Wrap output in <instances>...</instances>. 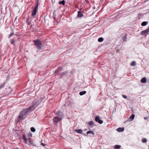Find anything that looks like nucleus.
I'll list each match as a JSON object with an SVG mask.
<instances>
[{
	"mask_svg": "<svg viewBox=\"0 0 149 149\" xmlns=\"http://www.w3.org/2000/svg\"><path fill=\"white\" fill-rule=\"evenodd\" d=\"M28 113V109H25L20 113L18 116L19 120H23L26 118V115Z\"/></svg>",
	"mask_w": 149,
	"mask_h": 149,
	"instance_id": "1",
	"label": "nucleus"
},
{
	"mask_svg": "<svg viewBox=\"0 0 149 149\" xmlns=\"http://www.w3.org/2000/svg\"><path fill=\"white\" fill-rule=\"evenodd\" d=\"M56 115L59 116L55 117L53 119V121L55 122L58 123L61 121L63 117V113L60 111H58L56 113Z\"/></svg>",
	"mask_w": 149,
	"mask_h": 149,
	"instance_id": "2",
	"label": "nucleus"
},
{
	"mask_svg": "<svg viewBox=\"0 0 149 149\" xmlns=\"http://www.w3.org/2000/svg\"><path fill=\"white\" fill-rule=\"evenodd\" d=\"M33 41L36 47L39 49H41L42 45L40 41L39 40L37 39Z\"/></svg>",
	"mask_w": 149,
	"mask_h": 149,
	"instance_id": "3",
	"label": "nucleus"
},
{
	"mask_svg": "<svg viewBox=\"0 0 149 149\" xmlns=\"http://www.w3.org/2000/svg\"><path fill=\"white\" fill-rule=\"evenodd\" d=\"M39 104V103L38 102H36L35 104H34L33 105L30 106L28 109H28V112L33 110Z\"/></svg>",
	"mask_w": 149,
	"mask_h": 149,
	"instance_id": "4",
	"label": "nucleus"
},
{
	"mask_svg": "<svg viewBox=\"0 0 149 149\" xmlns=\"http://www.w3.org/2000/svg\"><path fill=\"white\" fill-rule=\"evenodd\" d=\"M149 34V27L148 29L146 30L142 31L141 33V35H147Z\"/></svg>",
	"mask_w": 149,
	"mask_h": 149,
	"instance_id": "5",
	"label": "nucleus"
},
{
	"mask_svg": "<svg viewBox=\"0 0 149 149\" xmlns=\"http://www.w3.org/2000/svg\"><path fill=\"white\" fill-rule=\"evenodd\" d=\"M38 8V6H36V7L34 8L33 11L32 12V16H35L36 13V12L37 11V9Z\"/></svg>",
	"mask_w": 149,
	"mask_h": 149,
	"instance_id": "6",
	"label": "nucleus"
},
{
	"mask_svg": "<svg viewBox=\"0 0 149 149\" xmlns=\"http://www.w3.org/2000/svg\"><path fill=\"white\" fill-rule=\"evenodd\" d=\"M95 120L100 124L102 123V121L100 119V117L99 116H97L95 118Z\"/></svg>",
	"mask_w": 149,
	"mask_h": 149,
	"instance_id": "7",
	"label": "nucleus"
},
{
	"mask_svg": "<svg viewBox=\"0 0 149 149\" xmlns=\"http://www.w3.org/2000/svg\"><path fill=\"white\" fill-rule=\"evenodd\" d=\"M135 117V116L134 114H132L131 115V116H130V118L129 119V121H131L133 120Z\"/></svg>",
	"mask_w": 149,
	"mask_h": 149,
	"instance_id": "8",
	"label": "nucleus"
},
{
	"mask_svg": "<svg viewBox=\"0 0 149 149\" xmlns=\"http://www.w3.org/2000/svg\"><path fill=\"white\" fill-rule=\"evenodd\" d=\"M124 130V127H119L117 129V131L119 132H123Z\"/></svg>",
	"mask_w": 149,
	"mask_h": 149,
	"instance_id": "9",
	"label": "nucleus"
},
{
	"mask_svg": "<svg viewBox=\"0 0 149 149\" xmlns=\"http://www.w3.org/2000/svg\"><path fill=\"white\" fill-rule=\"evenodd\" d=\"M74 131L76 132H77L79 134H82L83 132L82 130L81 129L75 130Z\"/></svg>",
	"mask_w": 149,
	"mask_h": 149,
	"instance_id": "10",
	"label": "nucleus"
},
{
	"mask_svg": "<svg viewBox=\"0 0 149 149\" xmlns=\"http://www.w3.org/2000/svg\"><path fill=\"white\" fill-rule=\"evenodd\" d=\"M23 139L24 141L26 143H27V139L26 138V136L24 134L23 135Z\"/></svg>",
	"mask_w": 149,
	"mask_h": 149,
	"instance_id": "11",
	"label": "nucleus"
},
{
	"mask_svg": "<svg viewBox=\"0 0 149 149\" xmlns=\"http://www.w3.org/2000/svg\"><path fill=\"white\" fill-rule=\"evenodd\" d=\"M141 82L142 83H145L146 82V77L142 78L141 80Z\"/></svg>",
	"mask_w": 149,
	"mask_h": 149,
	"instance_id": "12",
	"label": "nucleus"
},
{
	"mask_svg": "<svg viewBox=\"0 0 149 149\" xmlns=\"http://www.w3.org/2000/svg\"><path fill=\"white\" fill-rule=\"evenodd\" d=\"M26 22H27V23L28 24V27H31L32 26V25L31 23H30L29 22V19H27L26 20Z\"/></svg>",
	"mask_w": 149,
	"mask_h": 149,
	"instance_id": "13",
	"label": "nucleus"
},
{
	"mask_svg": "<svg viewBox=\"0 0 149 149\" xmlns=\"http://www.w3.org/2000/svg\"><path fill=\"white\" fill-rule=\"evenodd\" d=\"M86 133L87 134H91L92 135H94V132L93 131L91 130H89L87 131Z\"/></svg>",
	"mask_w": 149,
	"mask_h": 149,
	"instance_id": "14",
	"label": "nucleus"
},
{
	"mask_svg": "<svg viewBox=\"0 0 149 149\" xmlns=\"http://www.w3.org/2000/svg\"><path fill=\"white\" fill-rule=\"evenodd\" d=\"M121 147V146L119 145H116L114 146L115 149H119Z\"/></svg>",
	"mask_w": 149,
	"mask_h": 149,
	"instance_id": "15",
	"label": "nucleus"
},
{
	"mask_svg": "<svg viewBox=\"0 0 149 149\" xmlns=\"http://www.w3.org/2000/svg\"><path fill=\"white\" fill-rule=\"evenodd\" d=\"M83 15L82 13L80 11H78V16L79 17H81L83 16Z\"/></svg>",
	"mask_w": 149,
	"mask_h": 149,
	"instance_id": "16",
	"label": "nucleus"
},
{
	"mask_svg": "<svg viewBox=\"0 0 149 149\" xmlns=\"http://www.w3.org/2000/svg\"><path fill=\"white\" fill-rule=\"evenodd\" d=\"M86 93V91H83L80 92L79 93V95H83L85 94Z\"/></svg>",
	"mask_w": 149,
	"mask_h": 149,
	"instance_id": "17",
	"label": "nucleus"
},
{
	"mask_svg": "<svg viewBox=\"0 0 149 149\" xmlns=\"http://www.w3.org/2000/svg\"><path fill=\"white\" fill-rule=\"evenodd\" d=\"M136 63L135 61H133L131 62L130 65L132 66H134L136 65Z\"/></svg>",
	"mask_w": 149,
	"mask_h": 149,
	"instance_id": "18",
	"label": "nucleus"
},
{
	"mask_svg": "<svg viewBox=\"0 0 149 149\" xmlns=\"http://www.w3.org/2000/svg\"><path fill=\"white\" fill-rule=\"evenodd\" d=\"M29 142L30 144L32 145L33 144V142L31 139L29 138Z\"/></svg>",
	"mask_w": 149,
	"mask_h": 149,
	"instance_id": "19",
	"label": "nucleus"
},
{
	"mask_svg": "<svg viewBox=\"0 0 149 149\" xmlns=\"http://www.w3.org/2000/svg\"><path fill=\"white\" fill-rule=\"evenodd\" d=\"M10 42L12 44H13V45H14V43H15V40L14 39H11L10 40Z\"/></svg>",
	"mask_w": 149,
	"mask_h": 149,
	"instance_id": "20",
	"label": "nucleus"
},
{
	"mask_svg": "<svg viewBox=\"0 0 149 149\" xmlns=\"http://www.w3.org/2000/svg\"><path fill=\"white\" fill-rule=\"evenodd\" d=\"M147 24V22H143L141 24V25L142 26H145Z\"/></svg>",
	"mask_w": 149,
	"mask_h": 149,
	"instance_id": "21",
	"label": "nucleus"
},
{
	"mask_svg": "<svg viewBox=\"0 0 149 149\" xmlns=\"http://www.w3.org/2000/svg\"><path fill=\"white\" fill-rule=\"evenodd\" d=\"M127 39V37L126 35H125V36H123V41H124V42L126 41V40Z\"/></svg>",
	"mask_w": 149,
	"mask_h": 149,
	"instance_id": "22",
	"label": "nucleus"
},
{
	"mask_svg": "<svg viewBox=\"0 0 149 149\" xmlns=\"http://www.w3.org/2000/svg\"><path fill=\"white\" fill-rule=\"evenodd\" d=\"M98 41L99 42H102V38L101 37L98 38Z\"/></svg>",
	"mask_w": 149,
	"mask_h": 149,
	"instance_id": "23",
	"label": "nucleus"
},
{
	"mask_svg": "<svg viewBox=\"0 0 149 149\" xmlns=\"http://www.w3.org/2000/svg\"><path fill=\"white\" fill-rule=\"evenodd\" d=\"M94 123L92 121H90L88 123V124L90 125H93Z\"/></svg>",
	"mask_w": 149,
	"mask_h": 149,
	"instance_id": "24",
	"label": "nucleus"
},
{
	"mask_svg": "<svg viewBox=\"0 0 149 149\" xmlns=\"http://www.w3.org/2000/svg\"><path fill=\"white\" fill-rule=\"evenodd\" d=\"M59 3L60 4H62L63 5H64L65 4V1L63 0L62 1H60L59 2Z\"/></svg>",
	"mask_w": 149,
	"mask_h": 149,
	"instance_id": "25",
	"label": "nucleus"
},
{
	"mask_svg": "<svg viewBox=\"0 0 149 149\" xmlns=\"http://www.w3.org/2000/svg\"><path fill=\"white\" fill-rule=\"evenodd\" d=\"M31 130L32 132H35L36 131L35 129L33 127H31Z\"/></svg>",
	"mask_w": 149,
	"mask_h": 149,
	"instance_id": "26",
	"label": "nucleus"
},
{
	"mask_svg": "<svg viewBox=\"0 0 149 149\" xmlns=\"http://www.w3.org/2000/svg\"><path fill=\"white\" fill-rule=\"evenodd\" d=\"M142 141L143 143H146L147 142V140L145 139H143L142 140Z\"/></svg>",
	"mask_w": 149,
	"mask_h": 149,
	"instance_id": "27",
	"label": "nucleus"
},
{
	"mask_svg": "<svg viewBox=\"0 0 149 149\" xmlns=\"http://www.w3.org/2000/svg\"><path fill=\"white\" fill-rule=\"evenodd\" d=\"M122 96L125 99H126L127 98V96L126 95H122Z\"/></svg>",
	"mask_w": 149,
	"mask_h": 149,
	"instance_id": "28",
	"label": "nucleus"
},
{
	"mask_svg": "<svg viewBox=\"0 0 149 149\" xmlns=\"http://www.w3.org/2000/svg\"><path fill=\"white\" fill-rule=\"evenodd\" d=\"M14 34V33H12L10 34L9 35V38L10 37H11L13 34Z\"/></svg>",
	"mask_w": 149,
	"mask_h": 149,
	"instance_id": "29",
	"label": "nucleus"
},
{
	"mask_svg": "<svg viewBox=\"0 0 149 149\" xmlns=\"http://www.w3.org/2000/svg\"><path fill=\"white\" fill-rule=\"evenodd\" d=\"M144 119L145 120H146V119H148V118H147V117H144Z\"/></svg>",
	"mask_w": 149,
	"mask_h": 149,
	"instance_id": "30",
	"label": "nucleus"
},
{
	"mask_svg": "<svg viewBox=\"0 0 149 149\" xmlns=\"http://www.w3.org/2000/svg\"><path fill=\"white\" fill-rule=\"evenodd\" d=\"M41 145H42L43 146H45L44 145V144H43V143H41Z\"/></svg>",
	"mask_w": 149,
	"mask_h": 149,
	"instance_id": "31",
	"label": "nucleus"
}]
</instances>
